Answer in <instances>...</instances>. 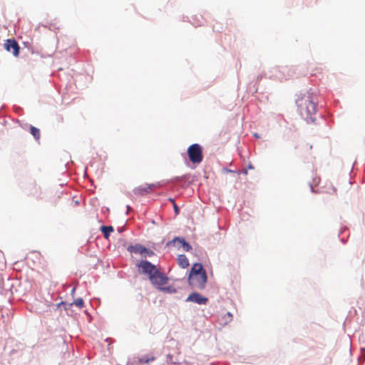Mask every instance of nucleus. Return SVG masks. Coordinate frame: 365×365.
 <instances>
[{"mask_svg": "<svg viewBox=\"0 0 365 365\" xmlns=\"http://www.w3.org/2000/svg\"><path fill=\"white\" fill-rule=\"evenodd\" d=\"M297 106L300 115L307 120H314L313 115L317 112V99L310 93L303 94L297 101Z\"/></svg>", "mask_w": 365, "mask_h": 365, "instance_id": "nucleus-1", "label": "nucleus"}, {"mask_svg": "<svg viewBox=\"0 0 365 365\" xmlns=\"http://www.w3.org/2000/svg\"><path fill=\"white\" fill-rule=\"evenodd\" d=\"M138 266L141 269V272L147 274L151 284L158 289L168 283V278L150 262L141 261Z\"/></svg>", "mask_w": 365, "mask_h": 365, "instance_id": "nucleus-2", "label": "nucleus"}, {"mask_svg": "<svg viewBox=\"0 0 365 365\" xmlns=\"http://www.w3.org/2000/svg\"><path fill=\"white\" fill-rule=\"evenodd\" d=\"M190 285L193 289H202L207 282V274L200 263L193 264L188 278Z\"/></svg>", "mask_w": 365, "mask_h": 365, "instance_id": "nucleus-3", "label": "nucleus"}, {"mask_svg": "<svg viewBox=\"0 0 365 365\" xmlns=\"http://www.w3.org/2000/svg\"><path fill=\"white\" fill-rule=\"evenodd\" d=\"M187 155L190 160L195 164H199L202 161V148L200 145L195 143L187 148Z\"/></svg>", "mask_w": 365, "mask_h": 365, "instance_id": "nucleus-4", "label": "nucleus"}, {"mask_svg": "<svg viewBox=\"0 0 365 365\" xmlns=\"http://www.w3.org/2000/svg\"><path fill=\"white\" fill-rule=\"evenodd\" d=\"M4 48L9 52H12L16 57L19 55L20 47L15 39H6L4 43Z\"/></svg>", "mask_w": 365, "mask_h": 365, "instance_id": "nucleus-5", "label": "nucleus"}, {"mask_svg": "<svg viewBox=\"0 0 365 365\" xmlns=\"http://www.w3.org/2000/svg\"><path fill=\"white\" fill-rule=\"evenodd\" d=\"M128 250L131 253H138L145 256H151L153 255V251L149 250L148 249L140 245H130L128 247Z\"/></svg>", "mask_w": 365, "mask_h": 365, "instance_id": "nucleus-6", "label": "nucleus"}, {"mask_svg": "<svg viewBox=\"0 0 365 365\" xmlns=\"http://www.w3.org/2000/svg\"><path fill=\"white\" fill-rule=\"evenodd\" d=\"M159 187V184H148L145 186H140L135 189V193L140 195H145L151 190Z\"/></svg>", "mask_w": 365, "mask_h": 365, "instance_id": "nucleus-7", "label": "nucleus"}, {"mask_svg": "<svg viewBox=\"0 0 365 365\" xmlns=\"http://www.w3.org/2000/svg\"><path fill=\"white\" fill-rule=\"evenodd\" d=\"M187 301L193 302L198 304H205L207 302V299L198 293L194 292L190 294Z\"/></svg>", "mask_w": 365, "mask_h": 365, "instance_id": "nucleus-8", "label": "nucleus"}, {"mask_svg": "<svg viewBox=\"0 0 365 365\" xmlns=\"http://www.w3.org/2000/svg\"><path fill=\"white\" fill-rule=\"evenodd\" d=\"M178 263L182 268H186L189 266V261L187 257L184 255H180L178 257Z\"/></svg>", "mask_w": 365, "mask_h": 365, "instance_id": "nucleus-9", "label": "nucleus"}, {"mask_svg": "<svg viewBox=\"0 0 365 365\" xmlns=\"http://www.w3.org/2000/svg\"><path fill=\"white\" fill-rule=\"evenodd\" d=\"M174 242H178L183 248L185 251H190L192 249V247L184 240V238L175 237L174 239Z\"/></svg>", "mask_w": 365, "mask_h": 365, "instance_id": "nucleus-10", "label": "nucleus"}, {"mask_svg": "<svg viewBox=\"0 0 365 365\" xmlns=\"http://www.w3.org/2000/svg\"><path fill=\"white\" fill-rule=\"evenodd\" d=\"M101 230L103 232L104 237L108 239L111 232H113V227L112 226H102Z\"/></svg>", "mask_w": 365, "mask_h": 365, "instance_id": "nucleus-11", "label": "nucleus"}, {"mask_svg": "<svg viewBox=\"0 0 365 365\" xmlns=\"http://www.w3.org/2000/svg\"><path fill=\"white\" fill-rule=\"evenodd\" d=\"M30 132L35 139L38 140L40 138V130L37 128L31 126Z\"/></svg>", "mask_w": 365, "mask_h": 365, "instance_id": "nucleus-12", "label": "nucleus"}, {"mask_svg": "<svg viewBox=\"0 0 365 365\" xmlns=\"http://www.w3.org/2000/svg\"><path fill=\"white\" fill-rule=\"evenodd\" d=\"M155 359V356L151 357H142L139 359V363L140 364H149L151 361H153Z\"/></svg>", "mask_w": 365, "mask_h": 365, "instance_id": "nucleus-13", "label": "nucleus"}, {"mask_svg": "<svg viewBox=\"0 0 365 365\" xmlns=\"http://www.w3.org/2000/svg\"><path fill=\"white\" fill-rule=\"evenodd\" d=\"M73 304L79 308H82L84 304L83 300L81 298H78L77 299H76Z\"/></svg>", "mask_w": 365, "mask_h": 365, "instance_id": "nucleus-14", "label": "nucleus"}, {"mask_svg": "<svg viewBox=\"0 0 365 365\" xmlns=\"http://www.w3.org/2000/svg\"><path fill=\"white\" fill-rule=\"evenodd\" d=\"M158 289L162 290L165 292H169V293H172V292H175V289H173L172 287H164L161 286Z\"/></svg>", "mask_w": 365, "mask_h": 365, "instance_id": "nucleus-15", "label": "nucleus"}, {"mask_svg": "<svg viewBox=\"0 0 365 365\" xmlns=\"http://www.w3.org/2000/svg\"><path fill=\"white\" fill-rule=\"evenodd\" d=\"M174 210H175V212L176 214H178L179 212V208L178 207V206L175 204L174 205Z\"/></svg>", "mask_w": 365, "mask_h": 365, "instance_id": "nucleus-16", "label": "nucleus"}, {"mask_svg": "<svg viewBox=\"0 0 365 365\" xmlns=\"http://www.w3.org/2000/svg\"><path fill=\"white\" fill-rule=\"evenodd\" d=\"M65 303L63 302H61L58 304H56L57 307H59L60 306H61L62 304H64Z\"/></svg>", "mask_w": 365, "mask_h": 365, "instance_id": "nucleus-17", "label": "nucleus"}, {"mask_svg": "<svg viewBox=\"0 0 365 365\" xmlns=\"http://www.w3.org/2000/svg\"><path fill=\"white\" fill-rule=\"evenodd\" d=\"M248 168H249V169H253L254 168L253 166L251 165H250Z\"/></svg>", "mask_w": 365, "mask_h": 365, "instance_id": "nucleus-18", "label": "nucleus"}, {"mask_svg": "<svg viewBox=\"0 0 365 365\" xmlns=\"http://www.w3.org/2000/svg\"><path fill=\"white\" fill-rule=\"evenodd\" d=\"M333 192H336V189L334 187L332 188Z\"/></svg>", "mask_w": 365, "mask_h": 365, "instance_id": "nucleus-19", "label": "nucleus"}, {"mask_svg": "<svg viewBox=\"0 0 365 365\" xmlns=\"http://www.w3.org/2000/svg\"><path fill=\"white\" fill-rule=\"evenodd\" d=\"M244 173L245 174H247V171L246 170H244Z\"/></svg>", "mask_w": 365, "mask_h": 365, "instance_id": "nucleus-20", "label": "nucleus"}]
</instances>
